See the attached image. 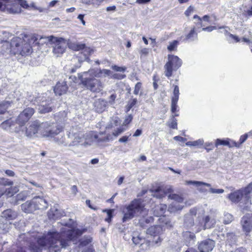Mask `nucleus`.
<instances>
[{
  "instance_id": "nucleus-40",
  "label": "nucleus",
  "mask_w": 252,
  "mask_h": 252,
  "mask_svg": "<svg viewBox=\"0 0 252 252\" xmlns=\"http://www.w3.org/2000/svg\"><path fill=\"white\" fill-rule=\"evenodd\" d=\"M142 84L140 82H138L136 84L134 87V89L133 91V93L135 95L140 94L141 95L142 94V92L141 91Z\"/></svg>"
},
{
  "instance_id": "nucleus-9",
  "label": "nucleus",
  "mask_w": 252,
  "mask_h": 252,
  "mask_svg": "<svg viewBox=\"0 0 252 252\" xmlns=\"http://www.w3.org/2000/svg\"><path fill=\"white\" fill-rule=\"evenodd\" d=\"M167 62L164 65V75L167 78L172 76L173 72L177 71L182 65V61L178 56L168 55Z\"/></svg>"
},
{
  "instance_id": "nucleus-43",
  "label": "nucleus",
  "mask_w": 252,
  "mask_h": 252,
  "mask_svg": "<svg viewBox=\"0 0 252 252\" xmlns=\"http://www.w3.org/2000/svg\"><path fill=\"white\" fill-rule=\"evenodd\" d=\"M151 246H152L151 241L145 240L141 243L140 247L141 250H147L150 248Z\"/></svg>"
},
{
  "instance_id": "nucleus-51",
  "label": "nucleus",
  "mask_w": 252,
  "mask_h": 252,
  "mask_svg": "<svg viewBox=\"0 0 252 252\" xmlns=\"http://www.w3.org/2000/svg\"><path fill=\"white\" fill-rule=\"evenodd\" d=\"M30 5V8H32L33 9L37 10L39 11V12H41L43 11L44 9L41 7L37 6L35 3L33 2H32L30 4H29Z\"/></svg>"
},
{
  "instance_id": "nucleus-38",
  "label": "nucleus",
  "mask_w": 252,
  "mask_h": 252,
  "mask_svg": "<svg viewBox=\"0 0 252 252\" xmlns=\"http://www.w3.org/2000/svg\"><path fill=\"white\" fill-rule=\"evenodd\" d=\"M242 226L244 230L249 233L252 229V221H244Z\"/></svg>"
},
{
  "instance_id": "nucleus-26",
  "label": "nucleus",
  "mask_w": 252,
  "mask_h": 252,
  "mask_svg": "<svg viewBox=\"0 0 252 252\" xmlns=\"http://www.w3.org/2000/svg\"><path fill=\"white\" fill-rule=\"evenodd\" d=\"M107 106V102L104 99H98L94 103L95 110L98 113L104 111Z\"/></svg>"
},
{
  "instance_id": "nucleus-36",
  "label": "nucleus",
  "mask_w": 252,
  "mask_h": 252,
  "mask_svg": "<svg viewBox=\"0 0 252 252\" xmlns=\"http://www.w3.org/2000/svg\"><path fill=\"white\" fill-rule=\"evenodd\" d=\"M220 29L228 28L227 27H220L218 28ZM224 33L225 34H228L229 36L232 39H233L236 42H239L241 41V39L237 35H233L228 32L227 30L224 29Z\"/></svg>"
},
{
  "instance_id": "nucleus-22",
  "label": "nucleus",
  "mask_w": 252,
  "mask_h": 252,
  "mask_svg": "<svg viewBox=\"0 0 252 252\" xmlns=\"http://www.w3.org/2000/svg\"><path fill=\"white\" fill-rule=\"evenodd\" d=\"M32 202L35 204L36 210H44L47 208L48 204L47 201L40 196H35L32 198Z\"/></svg>"
},
{
  "instance_id": "nucleus-49",
  "label": "nucleus",
  "mask_w": 252,
  "mask_h": 252,
  "mask_svg": "<svg viewBox=\"0 0 252 252\" xmlns=\"http://www.w3.org/2000/svg\"><path fill=\"white\" fill-rule=\"evenodd\" d=\"M132 240L134 244L137 245L139 244H141V243H143L145 240L138 236L137 237L133 236Z\"/></svg>"
},
{
  "instance_id": "nucleus-2",
  "label": "nucleus",
  "mask_w": 252,
  "mask_h": 252,
  "mask_svg": "<svg viewBox=\"0 0 252 252\" xmlns=\"http://www.w3.org/2000/svg\"><path fill=\"white\" fill-rule=\"evenodd\" d=\"M61 127L53 123L38 121L33 122L26 130V135L28 137H54L62 131Z\"/></svg>"
},
{
  "instance_id": "nucleus-5",
  "label": "nucleus",
  "mask_w": 252,
  "mask_h": 252,
  "mask_svg": "<svg viewBox=\"0 0 252 252\" xmlns=\"http://www.w3.org/2000/svg\"><path fill=\"white\" fill-rule=\"evenodd\" d=\"M252 191V183L245 188L237 190L228 195L229 199L234 203L240 202V206L243 209L248 210L252 204L251 193Z\"/></svg>"
},
{
  "instance_id": "nucleus-13",
  "label": "nucleus",
  "mask_w": 252,
  "mask_h": 252,
  "mask_svg": "<svg viewBox=\"0 0 252 252\" xmlns=\"http://www.w3.org/2000/svg\"><path fill=\"white\" fill-rule=\"evenodd\" d=\"M68 47L74 51H79L83 49V52L81 53V55L83 54L84 56V58H82L81 56L79 58L81 59V61H87L89 59V55L91 54L93 52V50L90 48L86 47L84 44H80L77 42H72L69 41L67 42Z\"/></svg>"
},
{
  "instance_id": "nucleus-24",
  "label": "nucleus",
  "mask_w": 252,
  "mask_h": 252,
  "mask_svg": "<svg viewBox=\"0 0 252 252\" xmlns=\"http://www.w3.org/2000/svg\"><path fill=\"white\" fill-rule=\"evenodd\" d=\"M18 212L11 209H7L2 212L1 217L7 220H15L18 217Z\"/></svg>"
},
{
  "instance_id": "nucleus-55",
  "label": "nucleus",
  "mask_w": 252,
  "mask_h": 252,
  "mask_svg": "<svg viewBox=\"0 0 252 252\" xmlns=\"http://www.w3.org/2000/svg\"><path fill=\"white\" fill-rule=\"evenodd\" d=\"M103 0H81L82 3L86 4H94L95 1H96V4H97L98 2H100Z\"/></svg>"
},
{
  "instance_id": "nucleus-29",
  "label": "nucleus",
  "mask_w": 252,
  "mask_h": 252,
  "mask_svg": "<svg viewBox=\"0 0 252 252\" xmlns=\"http://www.w3.org/2000/svg\"><path fill=\"white\" fill-rule=\"evenodd\" d=\"M166 209V205L161 204L155 207L154 211V215L157 217L162 216L165 213Z\"/></svg>"
},
{
  "instance_id": "nucleus-10",
  "label": "nucleus",
  "mask_w": 252,
  "mask_h": 252,
  "mask_svg": "<svg viewBox=\"0 0 252 252\" xmlns=\"http://www.w3.org/2000/svg\"><path fill=\"white\" fill-rule=\"evenodd\" d=\"M123 125L113 130L112 134H107L105 132H101L98 134H94V138L97 142H106L113 139V137H117L126 130Z\"/></svg>"
},
{
  "instance_id": "nucleus-25",
  "label": "nucleus",
  "mask_w": 252,
  "mask_h": 252,
  "mask_svg": "<svg viewBox=\"0 0 252 252\" xmlns=\"http://www.w3.org/2000/svg\"><path fill=\"white\" fill-rule=\"evenodd\" d=\"M35 204L32 202V199L27 201L21 205L22 210L26 213H32L36 210Z\"/></svg>"
},
{
  "instance_id": "nucleus-46",
  "label": "nucleus",
  "mask_w": 252,
  "mask_h": 252,
  "mask_svg": "<svg viewBox=\"0 0 252 252\" xmlns=\"http://www.w3.org/2000/svg\"><path fill=\"white\" fill-rule=\"evenodd\" d=\"M161 241V237L159 236V235H158L156 236H154V239L151 243L152 246H154L155 245H156L157 246H158L160 242Z\"/></svg>"
},
{
  "instance_id": "nucleus-15",
  "label": "nucleus",
  "mask_w": 252,
  "mask_h": 252,
  "mask_svg": "<svg viewBox=\"0 0 252 252\" xmlns=\"http://www.w3.org/2000/svg\"><path fill=\"white\" fill-rule=\"evenodd\" d=\"M150 191L154 197L161 199L165 197L167 194L173 192V189L171 186H161L155 189H151Z\"/></svg>"
},
{
  "instance_id": "nucleus-20",
  "label": "nucleus",
  "mask_w": 252,
  "mask_h": 252,
  "mask_svg": "<svg viewBox=\"0 0 252 252\" xmlns=\"http://www.w3.org/2000/svg\"><path fill=\"white\" fill-rule=\"evenodd\" d=\"M239 145L237 142L228 138L225 139L218 138L216 140L215 142V146L216 147L220 145H223L228 146L229 148L234 147L239 148Z\"/></svg>"
},
{
  "instance_id": "nucleus-63",
  "label": "nucleus",
  "mask_w": 252,
  "mask_h": 252,
  "mask_svg": "<svg viewBox=\"0 0 252 252\" xmlns=\"http://www.w3.org/2000/svg\"><path fill=\"white\" fill-rule=\"evenodd\" d=\"M217 29V27L216 26H210L206 28H202V30L204 31H207V32H211L214 30H216Z\"/></svg>"
},
{
  "instance_id": "nucleus-16",
  "label": "nucleus",
  "mask_w": 252,
  "mask_h": 252,
  "mask_svg": "<svg viewBox=\"0 0 252 252\" xmlns=\"http://www.w3.org/2000/svg\"><path fill=\"white\" fill-rule=\"evenodd\" d=\"M34 113L33 108L28 107L26 108L18 116L16 122L21 126L24 125L31 118Z\"/></svg>"
},
{
  "instance_id": "nucleus-54",
  "label": "nucleus",
  "mask_w": 252,
  "mask_h": 252,
  "mask_svg": "<svg viewBox=\"0 0 252 252\" xmlns=\"http://www.w3.org/2000/svg\"><path fill=\"white\" fill-rule=\"evenodd\" d=\"M102 212H107V218L105 219V220H110L113 217L112 213L113 212V210H103Z\"/></svg>"
},
{
  "instance_id": "nucleus-31",
  "label": "nucleus",
  "mask_w": 252,
  "mask_h": 252,
  "mask_svg": "<svg viewBox=\"0 0 252 252\" xmlns=\"http://www.w3.org/2000/svg\"><path fill=\"white\" fill-rule=\"evenodd\" d=\"M183 236L184 239L189 244L190 243L191 241L193 242L195 238L194 234L189 231H186L184 232Z\"/></svg>"
},
{
  "instance_id": "nucleus-28",
  "label": "nucleus",
  "mask_w": 252,
  "mask_h": 252,
  "mask_svg": "<svg viewBox=\"0 0 252 252\" xmlns=\"http://www.w3.org/2000/svg\"><path fill=\"white\" fill-rule=\"evenodd\" d=\"M197 29L198 28L197 27L192 28L190 32L186 35V39L189 41L196 40L197 39V32H200L199 31H197Z\"/></svg>"
},
{
  "instance_id": "nucleus-19",
  "label": "nucleus",
  "mask_w": 252,
  "mask_h": 252,
  "mask_svg": "<svg viewBox=\"0 0 252 252\" xmlns=\"http://www.w3.org/2000/svg\"><path fill=\"white\" fill-rule=\"evenodd\" d=\"M90 76L96 78H104L110 75L111 71L106 69H90L88 71Z\"/></svg>"
},
{
  "instance_id": "nucleus-44",
  "label": "nucleus",
  "mask_w": 252,
  "mask_h": 252,
  "mask_svg": "<svg viewBox=\"0 0 252 252\" xmlns=\"http://www.w3.org/2000/svg\"><path fill=\"white\" fill-rule=\"evenodd\" d=\"M13 184V182L8 179L0 178V184L3 186H12Z\"/></svg>"
},
{
  "instance_id": "nucleus-50",
  "label": "nucleus",
  "mask_w": 252,
  "mask_h": 252,
  "mask_svg": "<svg viewBox=\"0 0 252 252\" xmlns=\"http://www.w3.org/2000/svg\"><path fill=\"white\" fill-rule=\"evenodd\" d=\"M249 135V133H246L244 135H242L240 136V139H239V142L237 143L239 145V148L240 147V145L244 143L246 140L247 139Z\"/></svg>"
},
{
  "instance_id": "nucleus-14",
  "label": "nucleus",
  "mask_w": 252,
  "mask_h": 252,
  "mask_svg": "<svg viewBox=\"0 0 252 252\" xmlns=\"http://www.w3.org/2000/svg\"><path fill=\"white\" fill-rule=\"evenodd\" d=\"M168 198L173 200L169 206L168 211L171 213L181 210L184 207L183 198L176 194H170Z\"/></svg>"
},
{
  "instance_id": "nucleus-47",
  "label": "nucleus",
  "mask_w": 252,
  "mask_h": 252,
  "mask_svg": "<svg viewBox=\"0 0 252 252\" xmlns=\"http://www.w3.org/2000/svg\"><path fill=\"white\" fill-rule=\"evenodd\" d=\"M178 100L171 99V110L173 113H175V112H176L177 111V108H178L177 102H178Z\"/></svg>"
},
{
  "instance_id": "nucleus-42",
  "label": "nucleus",
  "mask_w": 252,
  "mask_h": 252,
  "mask_svg": "<svg viewBox=\"0 0 252 252\" xmlns=\"http://www.w3.org/2000/svg\"><path fill=\"white\" fill-rule=\"evenodd\" d=\"M173 95L171 99L179 100V88L177 85H175Z\"/></svg>"
},
{
  "instance_id": "nucleus-64",
  "label": "nucleus",
  "mask_w": 252,
  "mask_h": 252,
  "mask_svg": "<svg viewBox=\"0 0 252 252\" xmlns=\"http://www.w3.org/2000/svg\"><path fill=\"white\" fill-rule=\"evenodd\" d=\"M71 192L73 194L74 196L76 195L77 192H78V189H77V187L76 186H72L71 187Z\"/></svg>"
},
{
  "instance_id": "nucleus-39",
  "label": "nucleus",
  "mask_w": 252,
  "mask_h": 252,
  "mask_svg": "<svg viewBox=\"0 0 252 252\" xmlns=\"http://www.w3.org/2000/svg\"><path fill=\"white\" fill-rule=\"evenodd\" d=\"M179 42L177 40H173L169 43V45L167 46V49L169 51H172L176 50Z\"/></svg>"
},
{
  "instance_id": "nucleus-32",
  "label": "nucleus",
  "mask_w": 252,
  "mask_h": 252,
  "mask_svg": "<svg viewBox=\"0 0 252 252\" xmlns=\"http://www.w3.org/2000/svg\"><path fill=\"white\" fill-rule=\"evenodd\" d=\"M186 185H192L196 187H199L201 185H204L207 187H211V184L203 182L197 181H186Z\"/></svg>"
},
{
  "instance_id": "nucleus-56",
  "label": "nucleus",
  "mask_w": 252,
  "mask_h": 252,
  "mask_svg": "<svg viewBox=\"0 0 252 252\" xmlns=\"http://www.w3.org/2000/svg\"><path fill=\"white\" fill-rule=\"evenodd\" d=\"M133 119V117L132 115H128L126 116L124 122H123V126H126L128 124H129Z\"/></svg>"
},
{
  "instance_id": "nucleus-59",
  "label": "nucleus",
  "mask_w": 252,
  "mask_h": 252,
  "mask_svg": "<svg viewBox=\"0 0 252 252\" xmlns=\"http://www.w3.org/2000/svg\"><path fill=\"white\" fill-rule=\"evenodd\" d=\"M193 7H192V6H189L185 12V14L186 15V16L189 17L190 15V14L193 12Z\"/></svg>"
},
{
  "instance_id": "nucleus-3",
  "label": "nucleus",
  "mask_w": 252,
  "mask_h": 252,
  "mask_svg": "<svg viewBox=\"0 0 252 252\" xmlns=\"http://www.w3.org/2000/svg\"><path fill=\"white\" fill-rule=\"evenodd\" d=\"M37 38L34 35H21L19 37H14L12 39L13 46L12 54L27 56L32 51V45L37 42Z\"/></svg>"
},
{
  "instance_id": "nucleus-41",
  "label": "nucleus",
  "mask_w": 252,
  "mask_h": 252,
  "mask_svg": "<svg viewBox=\"0 0 252 252\" xmlns=\"http://www.w3.org/2000/svg\"><path fill=\"white\" fill-rule=\"evenodd\" d=\"M92 241V238L90 236L85 237L83 239H81L80 242V245L81 246H86L90 243Z\"/></svg>"
},
{
  "instance_id": "nucleus-30",
  "label": "nucleus",
  "mask_w": 252,
  "mask_h": 252,
  "mask_svg": "<svg viewBox=\"0 0 252 252\" xmlns=\"http://www.w3.org/2000/svg\"><path fill=\"white\" fill-rule=\"evenodd\" d=\"M121 124V121L120 119L117 117H113L110 122L109 124L108 125V126H107V129H112L115 128L116 126H117L118 125H120Z\"/></svg>"
},
{
  "instance_id": "nucleus-11",
  "label": "nucleus",
  "mask_w": 252,
  "mask_h": 252,
  "mask_svg": "<svg viewBox=\"0 0 252 252\" xmlns=\"http://www.w3.org/2000/svg\"><path fill=\"white\" fill-rule=\"evenodd\" d=\"M47 94H42V96H39L35 98L34 100L30 99V100L33 102V104L37 103L38 105V109L40 113H48L52 110V106H49V100L47 102L45 99Z\"/></svg>"
},
{
  "instance_id": "nucleus-4",
  "label": "nucleus",
  "mask_w": 252,
  "mask_h": 252,
  "mask_svg": "<svg viewBox=\"0 0 252 252\" xmlns=\"http://www.w3.org/2000/svg\"><path fill=\"white\" fill-rule=\"evenodd\" d=\"M90 135V133L84 134L77 126H75L71 128L67 133L68 138L72 140L70 143L65 141V138L63 137H62L60 139H57L56 141L59 144L64 146H74L79 145L86 146L91 145L92 140L89 138Z\"/></svg>"
},
{
  "instance_id": "nucleus-18",
  "label": "nucleus",
  "mask_w": 252,
  "mask_h": 252,
  "mask_svg": "<svg viewBox=\"0 0 252 252\" xmlns=\"http://www.w3.org/2000/svg\"><path fill=\"white\" fill-rule=\"evenodd\" d=\"M215 245L214 241L208 239L200 242L198 248L200 252H210L212 251Z\"/></svg>"
},
{
  "instance_id": "nucleus-61",
  "label": "nucleus",
  "mask_w": 252,
  "mask_h": 252,
  "mask_svg": "<svg viewBox=\"0 0 252 252\" xmlns=\"http://www.w3.org/2000/svg\"><path fill=\"white\" fill-rule=\"evenodd\" d=\"M17 200L18 201L19 200H21V201H23L24 200H25L26 199V196L24 195V192H21L20 193H19L17 195Z\"/></svg>"
},
{
  "instance_id": "nucleus-45",
  "label": "nucleus",
  "mask_w": 252,
  "mask_h": 252,
  "mask_svg": "<svg viewBox=\"0 0 252 252\" xmlns=\"http://www.w3.org/2000/svg\"><path fill=\"white\" fill-rule=\"evenodd\" d=\"M137 103V99L133 98L128 101L127 105L126 106V111L130 110Z\"/></svg>"
},
{
  "instance_id": "nucleus-35",
  "label": "nucleus",
  "mask_w": 252,
  "mask_h": 252,
  "mask_svg": "<svg viewBox=\"0 0 252 252\" xmlns=\"http://www.w3.org/2000/svg\"><path fill=\"white\" fill-rule=\"evenodd\" d=\"M19 191V187L18 186L11 187L6 189V194L8 196H12Z\"/></svg>"
},
{
  "instance_id": "nucleus-27",
  "label": "nucleus",
  "mask_w": 252,
  "mask_h": 252,
  "mask_svg": "<svg viewBox=\"0 0 252 252\" xmlns=\"http://www.w3.org/2000/svg\"><path fill=\"white\" fill-rule=\"evenodd\" d=\"M163 231L161 225H154L149 227L147 230V233L152 236H156L160 235Z\"/></svg>"
},
{
  "instance_id": "nucleus-53",
  "label": "nucleus",
  "mask_w": 252,
  "mask_h": 252,
  "mask_svg": "<svg viewBox=\"0 0 252 252\" xmlns=\"http://www.w3.org/2000/svg\"><path fill=\"white\" fill-rule=\"evenodd\" d=\"M209 192L211 193L220 194L224 192V189H213L212 188H210L209 189Z\"/></svg>"
},
{
  "instance_id": "nucleus-33",
  "label": "nucleus",
  "mask_w": 252,
  "mask_h": 252,
  "mask_svg": "<svg viewBox=\"0 0 252 252\" xmlns=\"http://www.w3.org/2000/svg\"><path fill=\"white\" fill-rule=\"evenodd\" d=\"M16 4L18 5L20 8V11L18 12H16V13H19L21 11V7H23L25 9H29L30 8V5L28 3L27 1L25 0H16Z\"/></svg>"
},
{
  "instance_id": "nucleus-37",
  "label": "nucleus",
  "mask_w": 252,
  "mask_h": 252,
  "mask_svg": "<svg viewBox=\"0 0 252 252\" xmlns=\"http://www.w3.org/2000/svg\"><path fill=\"white\" fill-rule=\"evenodd\" d=\"M178 114H175L174 116H172L171 119L170 120L169 126L173 129L177 128V120L175 118V116H178Z\"/></svg>"
},
{
  "instance_id": "nucleus-34",
  "label": "nucleus",
  "mask_w": 252,
  "mask_h": 252,
  "mask_svg": "<svg viewBox=\"0 0 252 252\" xmlns=\"http://www.w3.org/2000/svg\"><path fill=\"white\" fill-rule=\"evenodd\" d=\"M10 106V103L7 101L0 103V114H4Z\"/></svg>"
},
{
  "instance_id": "nucleus-58",
  "label": "nucleus",
  "mask_w": 252,
  "mask_h": 252,
  "mask_svg": "<svg viewBox=\"0 0 252 252\" xmlns=\"http://www.w3.org/2000/svg\"><path fill=\"white\" fill-rule=\"evenodd\" d=\"M193 146L200 147L204 144V140L203 139H199L196 141H193Z\"/></svg>"
},
{
  "instance_id": "nucleus-60",
  "label": "nucleus",
  "mask_w": 252,
  "mask_h": 252,
  "mask_svg": "<svg viewBox=\"0 0 252 252\" xmlns=\"http://www.w3.org/2000/svg\"><path fill=\"white\" fill-rule=\"evenodd\" d=\"M197 213V210L195 208H193L190 210L189 214L188 215L190 217L189 218L190 219H193L192 218L193 216H196Z\"/></svg>"
},
{
  "instance_id": "nucleus-17",
  "label": "nucleus",
  "mask_w": 252,
  "mask_h": 252,
  "mask_svg": "<svg viewBox=\"0 0 252 252\" xmlns=\"http://www.w3.org/2000/svg\"><path fill=\"white\" fill-rule=\"evenodd\" d=\"M49 220H59L63 216H65L64 212L62 210L59 209L56 206L52 207L47 214Z\"/></svg>"
},
{
  "instance_id": "nucleus-57",
  "label": "nucleus",
  "mask_w": 252,
  "mask_h": 252,
  "mask_svg": "<svg viewBox=\"0 0 252 252\" xmlns=\"http://www.w3.org/2000/svg\"><path fill=\"white\" fill-rule=\"evenodd\" d=\"M112 68L118 72H124L126 70V67H120L116 65L112 66Z\"/></svg>"
},
{
  "instance_id": "nucleus-52",
  "label": "nucleus",
  "mask_w": 252,
  "mask_h": 252,
  "mask_svg": "<svg viewBox=\"0 0 252 252\" xmlns=\"http://www.w3.org/2000/svg\"><path fill=\"white\" fill-rule=\"evenodd\" d=\"M205 150L209 152L212 150L214 147L213 143L212 142H206L204 145Z\"/></svg>"
},
{
  "instance_id": "nucleus-1",
  "label": "nucleus",
  "mask_w": 252,
  "mask_h": 252,
  "mask_svg": "<svg viewBox=\"0 0 252 252\" xmlns=\"http://www.w3.org/2000/svg\"><path fill=\"white\" fill-rule=\"evenodd\" d=\"M76 221H70L71 223H63L64 226L60 233L48 232L42 236L32 235L27 237L30 239V249L33 252H41L43 249H48L49 252H58L62 248L68 246L69 240H73L87 231V228H75L73 224Z\"/></svg>"
},
{
  "instance_id": "nucleus-7",
  "label": "nucleus",
  "mask_w": 252,
  "mask_h": 252,
  "mask_svg": "<svg viewBox=\"0 0 252 252\" xmlns=\"http://www.w3.org/2000/svg\"><path fill=\"white\" fill-rule=\"evenodd\" d=\"M40 39H43L44 42L54 44L53 52L57 57L63 54L66 48L67 42L63 38H57L53 35L41 37Z\"/></svg>"
},
{
  "instance_id": "nucleus-12",
  "label": "nucleus",
  "mask_w": 252,
  "mask_h": 252,
  "mask_svg": "<svg viewBox=\"0 0 252 252\" xmlns=\"http://www.w3.org/2000/svg\"><path fill=\"white\" fill-rule=\"evenodd\" d=\"M16 2V0H0V10L15 14L20 11V8Z\"/></svg>"
},
{
  "instance_id": "nucleus-48",
  "label": "nucleus",
  "mask_w": 252,
  "mask_h": 252,
  "mask_svg": "<svg viewBox=\"0 0 252 252\" xmlns=\"http://www.w3.org/2000/svg\"><path fill=\"white\" fill-rule=\"evenodd\" d=\"M11 121L10 120L5 121L1 124L0 126L5 130H7L9 127L11 126Z\"/></svg>"
},
{
  "instance_id": "nucleus-8",
  "label": "nucleus",
  "mask_w": 252,
  "mask_h": 252,
  "mask_svg": "<svg viewBox=\"0 0 252 252\" xmlns=\"http://www.w3.org/2000/svg\"><path fill=\"white\" fill-rule=\"evenodd\" d=\"M143 208V206L140 200H134L129 205L124 208L123 210L124 214L123 220L132 219L142 210Z\"/></svg>"
},
{
  "instance_id": "nucleus-23",
  "label": "nucleus",
  "mask_w": 252,
  "mask_h": 252,
  "mask_svg": "<svg viewBox=\"0 0 252 252\" xmlns=\"http://www.w3.org/2000/svg\"><path fill=\"white\" fill-rule=\"evenodd\" d=\"M13 46L12 45V39L9 42L7 41H2L0 42V53L12 54Z\"/></svg>"
},
{
  "instance_id": "nucleus-62",
  "label": "nucleus",
  "mask_w": 252,
  "mask_h": 252,
  "mask_svg": "<svg viewBox=\"0 0 252 252\" xmlns=\"http://www.w3.org/2000/svg\"><path fill=\"white\" fill-rule=\"evenodd\" d=\"M193 18L194 19H197L198 20V21H199L198 23L196 24L197 28H200L201 27H202L201 19V18L198 15H195L193 16Z\"/></svg>"
},
{
  "instance_id": "nucleus-6",
  "label": "nucleus",
  "mask_w": 252,
  "mask_h": 252,
  "mask_svg": "<svg viewBox=\"0 0 252 252\" xmlns=\"http://www.w3.org/2000/svg\"><path fill=\"white\" fill-rule=\"evenodd\" d=\"M78 76L82 84L91 92L99 93L103 90V84L102 82L95 78V77L90 76V73L88 71L78 73Z\"/></svg>"
},
{
  "instance_id": "nucleus-21",
  "label": "nucleus",
  "mask_w": 252,
  "mask_h": 252,
  "mask_svg": "<svg viewBox=\"0 0 252 252\" xmlns=\"http://www.w3.org/2000/svg\"><path fill=\"white\" fill-rule=\"evenodd\" d=\"M68 90L66 82L64 81L58 82L54 88L56 95H61L65 94Z\"/></svg>"
}]
</instances>
